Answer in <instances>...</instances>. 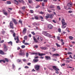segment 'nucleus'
I'll return each mask as SVG.
<instances>
[{
    "mask_svg": "<svg viewBox=\"0 0 75 75\" xmlns=\"http://www.w3.org/2000/svg\"><path fill=\"white\" fill-rule=\"evenodd\" d=\"M52 68L55 70V71H59V69L57 68L56 66H52Z\"/></svg>",
    "mask_w": 75,
    "mask_h": 75,
    "instance_id": "7",
    "label": "nucleus"
},
{
    "mask_svg": "<svg viewBox=\"0 0 75 75\" xmlns=\"http://www.w3.org/2000/svg\"><path fill=\"white\" fill-rule=\"evenodd\" d=\"M39 60L38 59H34L33 60V61L34 62H35V63L36 62H37Z\"/></svg>",
    "mask_w": 75,
    "mask_h": 75,
    "instance_id": "18",
    "label": "nucleus"
},
{
    "mask_svg": "<svg viewBox=\"0 0 75 75\" xmlns=\"http://www.w3.org/2000/svg\"><path fill=\"white\" fill-rule=\"evenodd\" d=\"M13 36L14 37H16V33H14L13 34Z\"/></svg>",
    "mask_w": 75,
    "mask_h": 75,
    "instance_id": "50",
    "label": "nucleus"
},
{
    "mask_svg": "<svg viewBox=\"0 0 75 75\" xmlns=\"http://www.w3.org/2000/svg\"><path fill=\"white\" fill-rule=\"evenodd\" d=\"M19 55L21 56H24L25 55V53L24 52L23 50H21L20 52L19 53Z\"/></svg>",
    "mask_w": 75,
    "mask_h": 75,
    "instance_id": "4",
    "label": "nucleus"
},
{
    "mask_svg": "<svg viewBox=\"0 0 75 75\" xmlns=\"http://www.w3.org/2000/svg\"><path fill=\"white\" fill-rule=\"evenodd\" d=\"M47 11H48V12H50V13H51V11H51L49 9H48Z\"/></svg>",
    "mask_w": 75,
    "mask_h": 75,
    "instance_id": "61",
    "label": "nucleus"
},
{
    "mask_svg": "<svg viewBox=\"0 0 75 75\" xmlns=\"http://www.w3.org/2000/svg\"><path fill=\"white\" fill-rule=\"evenodd\" d=\"M45 58H46L47 60H51V57L46 56H45Z\"/></svg>",
    "mask_w": 75,
    "mask_h": 75,
    "instance_id": "9",
    "label": "nucleus"
},
{
    "mask_svg": "<svg viewBox=\"0 0 75 75\" xmlns=\"http://www.w3.org/2000/svg\"><path fill=\"white\" fill-rule=\"evenodd\" d=\"M4 51H7V50H8V47L5 44H4Z\"/></svg>",
    "mask_w": 75,
    "mask_h": 75,
    "instance_id": "8",
    "label": "nucleus"
},
{
    "mask_svg": "<svg viewBox=\"0 0 75 75\" xmlns=\"http://www.w3.org/2000/svg\"><path fill=\"white\" fill-rule=\"evenodd\" d=\"M31 13H34L33 10H30Z\"/></svg>",
    "mask_w": 75,
    "mask_h": 75,
    "instance_id": "55",
    "label": "nucleus"
},
{
    "mask_svg": "<svg viewBox=\"0 0 75 75\" xmlns=\"http://www.w3.org/2000/svg\"><path fill=\"white\" fill-rule=\"evenodd\" d=\"M8 44H11V45H12V42L11 41H10L9 42H8Z\"/></svg>",
    "mask_w": 75,
    "mask_h": 75,
    "instance_id": "45",
    "label": "nucleus"
},
{
    "mask_svg": "<svg viewBox=\"0 0 75 75\" xmlns=\"http://www.w3.org/2000/svg\"><path fill=\"white\" fill-rule=\"evenodd\" d=\"M10 25L11 28L13 29L14 28V26H13V22L11 21L10 23Z\"/></svg>",
    "mask_w": 75,
    "mask_h": 75,
    "instance_id": "6",
    "label": "nucleus"
},
{
    "mask_svg": "<svg viewBox=\"0 0 75 75\" xmlns=\"http://www.w3.org/2000/svg\"><path fill=\"white\" fill-rule=\"evenodd\" d=\"M58 31L59 33H61V28H59L58 29Z\"/></svg>",
    "mask_w": 75,
    "mask_h": 75,
    "instance_id": "31",
    "label": "nucleus"
},
{
    "mask_svg": "<svg viewBox=\"0 0 75 75\" xmlns=\"http://www.w3.org/2000/svg\"><path fill=\"white\" fill-rule=\"evenodd\" d=\"M12 21L16 25H17V21H16L14 18L12 19Z\"/></svg>",
    "mask_w": 75,
    "mask_h": 75,
    "instance_id": "13",
    "label": "nucleus"
},
{
    "mask_svg": "<svg viewBox=\"0 0 75 75\" xmlns=\"http://www.w3.org/2000/svg\"><path fill=\"white\" fill-rule=\"evenodd\" d=\"M43 2H47V0H43Z\"/></svg>",
    "mask_w": 75,
    "mask_h": 75,
    "instance_id": "64",
    "label": "nucleus"
},
{
    "mask_svg": "<svg viewBox=\"0 0 75 75\" xmlns=\"http://www.w3.org/2000/svg\"><path fill=\"white\" fill-rule=\"evenodd\" d=\"M6 4H11L10 1H7L6 2Z\"/></svg>",
    "mask_w": 75,
    "mask_h": 75,
    "instance_id": "25",
    "label": "nucleus"
},
{
    "mask_svg": "<svg viewBox=\"0 0 75 75\" xmlns=\"http://www.w3.org/2000/svg\"><path fill=\"white\" fill-rule=\"evenodd\" d=\"M67 6L68 7H71L72 6L71 5L69 4V3L68 4Z\"/></svg>",
    "mask_w": 75,
    "mask_h": 75,
    "instance_id": "35",
    "label": "nucleus"
},
{
    "mask_svg": "<svg viewBox=\"0 0 75 75\" xmlns=\"http://www.w3.org/2000/svg\"><path fill=\"white\" fill-rule=\"evenodd\" d=\"M50 7L51 8H55V6L54 5H51Z\"/></svg>",
    "mask_w": 75,
    "mask_h": 75,
    "instance_id": "21",
    "label": "nucleus"
},
{
    "mask_svg": "<svg viewBox=\"0 0 75 75\" xmlns=\"http://www.w3.org/2000/svg\"><path fill=\"white\" fill-rule=\"evenodd\" d=\"M67 54H72V53L71 52H68Z\"/></svg>",
    "mask_w": 75,
    "mask_h": 75,
    "instance_id": "60",
    "label": "nucleus"
},
{
    "mask_svg": "<svg viewBox=\"0 0 75 75\" xmlns=\"http://www.w3.org/2000/svg\"><path fill=\"white\" fill-rule=\"evenodd\" d=\"M2 62H3L4 63H5L6 62V61L3 60H0V63H1Z\"/></svg>",
    "mask_w": 75,
    "mask_h": 75,
    "instance_id": "24",
    "label": "nucleus"
},
{
    "mask_svg": "<svg viewBox=\"0 0 75 75\" xmlns=\"http://www.w3.org/2000/svg\"><path fill=\"white\" fill-rule=\"evenodd\" d=\"M25 8V7L23 6V7H22V10H24Z\"/></svg>",
    "mask_w": 75,
    "mask_h": 75,
    "instance_id": "42",
    "label": "nucleus"
},
{
    "mask_svg": "<svg viewBox=\"0 0 75 75\" xmlns=\"http://www.w3.org/2000/svg\"><path fill=\"white\" fill-rule=\"evenodd\" d=\"M19 41H20V40L18 39H17V41H16V43H18L19 42Z\"/></svg>",
    "mask_w": 75,
    "mask_h": 75,
    "instance_id": "37",
    "label": "nucleus"
},
{
    "mask_svg": "<svg viewBox=\"0 0 75 75\" xmlns=\"http://www.w3.org/2000/svg\"><path fill=\"white\" fill-rule=\"evenodd\" d=\"M31 33L33 34V35H35V33L34 32H31Z\"/></svg>",
    "mask_w": 75,
    "mask_h": 75,
    "instance_id": "59",
    "label": "nucleus"
},
{
    "mask_svg": "<svg viewBox=\"0 0 75 75\" xmlns=\"http://www.w3.org/2000/svg\"><path fill=\"white\" fill-rule=\"evenodd\" d=\"M52 50H52V51H53V52H54V51H56V49L54 48V47H52Z\"/></svg>",
    "mask_w": 75,
    "mask_h": 75,
    "instance_id": "27",
    "label": "nucleus"
},
{
    "mask_svg": "<svg viewBox=\"0 0 75 75\" xmlns=\"http://www.w3.org/2000/svg\"><path fill=\"white\" fill-rule=\"evenodd\" d=\"M44 12L42 11H41L40 12V14H44Z\"/></svg>",
    "mask_w": 75,
    "mask_h": 75,
    "instance_id": "40",
    "label": "nucleus"
},
{
    "mask_svg": "<svg viewBox=\"0 0 75 75\" xmlns=\"http://www.w3.org/2000/svg\"><path fill=\"white\" fill-rule=\"evenodd\" d=\"M40 6L39 5H38L36 7V8H38Z\"/></svg>",
    "mask_w": 75,
    "mask_h": 75,
    "instance_id": "48",
    "label": "nucleus"
},
{
    "mask_svg": "<svg viewBox=\"0 0 75 75\" xmlns=\"http://www.w3.org/2000/svg\"><path fill=\"white\" fill-rule=\"evenodd\" d=\"M39 17L40 18V19H41V21H44V20H43V19H44V18H43V17H42V16H39Z\"/></svg>",
    "mask_w": 75,
    "mask_h": 75,
    "instance_id": "20",
    "label": "nucleus"
},
{
    "mask_svg": "<svg viewBox=\"0 0 75 75\" xmlns=\"http://www.w3.org/2000/svg\"><path fill=\"white\" fill-rule=\"evenodd\" d=\"M38 55L39 56H40V57H42V56H43V55H45V54H43L42 53H41V54H40V53H38Z\"/></svg>",
    "mask_w": 75,
    "mask_h": 75,
    "instance_id": "17",
    "label": "nucleus"
},
{
    "mask_svg": "<svg viewBox=\"0 0 75 75\" xmlns=\"http://www.w3.org/2000/svg\"><path fill=\"white\" fill-rule=\"evenodd\" d=\"M14 3H15L16 4V5H18V4H19L18 2L16 0H14Z\"/></svg>",
    "mask_w": 75,
    "mask_h": 75,
    "instance_id": "16",
    "label": "nucleus"
},
{
    "mask_svg": "<svg viewBox=\"0 0 75 75\" xmlns=\"http://www.w3.org/2000/svg\"><path fill=\"white\" fill-rule=\"evenodd\" d=\"M65 65V63H64L63 64H62V65H61V67H62V66H64Z\"/></svg>",
    "mask_w": 75,
    "mask_h": 75,
    "instance_id": "49",
    "label": "nucleus"
},
{
    "mask_svg": "<svg viewBox=\"0 0 75 75\" xmlns=\"http://www.w3.org/2000/svg\"><path fill=\"white\" fill-rule=\"evenodd\" d=\"M62 28L63 29L67 27V23L65 22V20L64 19H63L62 20Z\"/></svg>",
    "mask_w": 75,
    "mask_h": 75,
    "instance_id": "1",
    "label": "nucleus"
},
{
    "mask_svg": "<svg viewBox=\"0 0 75 75\" xmlns=\"http://www.w3.org/2000/svg\"><path fill=\"white\" fill-rule=\"evenodd\" d=\"M33 40H34V41L35 42H38V40L36 38H35V37L33 36Z\"/></svg>",
    "mask_w": 75,
    "mask_h": 75,
    "instance_id": "10",
    "label": "nucleus"
},
{
    "mask_svg": "<svg viewBox=\"0 0 75 75\" xmlns=\"http://www.w3.org/2000/svg\"><path fill=\"white\" fill-rule=\"evenodd\" d=\"M29 67H28V66H25V69H28V68H29Z\"/></svg>",
    "mask_w": 75,
    "mask_h": 75,
    "instance_id": "51",
    "label": "nucleus"
},
{
    "mask_svg": "<svg viewBox=\"0 0 75 75\" xmlns=\"http://www.w3.org/2000/svg\"><path fill=\"white\" fill-rule=\"evenodd\" d=\"M57 8L58 10H61V8H60L59 6H57Z\"/></svg>",
    "mask_w": 75,
    "mask_h": 75,
    "instance_id": "29",
    "label": "nucleus"
},
{
    "mask_svg": "<svg viewBox=\"0 0 75 75\" xmlns=\"http://www.w3.org/2000/svg\"><path fill=\"white\" fill-rule=\"evenodd\" d=\"M35 20H38V16H35Z\"/></svg>",
    "mask_w": 75,
    "mask_h": 75,
    "instance_id": "34",
    "label": "nucleus"
},
{
    "mask_svg": "<svg viewBox=\"0 0 75 75\" xmlns=\"http://www.w3.org/2000/svg\"><path fill=\"white\" fill-rule=\"evenodd\" d=\"M52 22H53L54 23H57V22H56V21L54 20H52Z\"/></svg>",
    "mask_w": 75,
    "mask_h": 75,
    "instance_id": "53",
    "label": "nucleus"
},
{
    "mask_svg": "<svg viewBox=\"0 0 75 75\" xmlns=\"http://www.w3.org/2000/svg\"><path fill=\"white\" fill-rule=\"evenodd\" d=\"M17 62H21V60H20L19 59H18L17 60Z\"/></svg>",
    "mask_w": 75,
    "mask_h": 75,
    "instance_id": "52",
    "label": "nucleus"
},
{
    "mask_svg": "<svg viewBox=\"0 0 75 75\" xmlns=\"http://www.w3.org/2000/svg\"><path fill=\"white\" fill-rule=\"evenodd\" d=\"M69 39L71 40H73V38H74L72 36H69Z\"/></svg>",
    "mask_w": 75,
    "mask_h": 75,
    "instance_id": "23",
    "label": "nucleus"
},
{
    "mask_svg": "<svg viewBox=\"0 0 75 75\" xmlns=\"http://www.w3.org/2000/svg\"><path fill=\"white\" fill-rule=\"evenodd\" d=\"M10 32H11V33H14V30H11L10 31Z\"/></svg>",
    "mask_w": 75,
    "mask_h": 75,
    "instance_id": "58",
    "label": "nucleus"
},
{
    "mask_svg": "<svg viewBox=\"0 0 75 75\" xmlns=\"http://www.w3.org/2000/svg\"><path fill=\"white\" fill-rule=\"evenodd\" d=\"M32 54H35V55H37V53L34 52L32 53Z\"/></svg>",
    "mask_w": 75,
    "mask_h": 75,
    "instance_id": "43",
    "label": "nucleus"
},
{
    "mask_svg": "<svg viewBox=\"0 0 75 75\" xmlns=\"http://www.w3.org/2000/svg\"><path fill=\"white\" fill-rule=\"evenodd\" d=\"M25 40H24L23 41V44H25Z\"/></svg>",
    "mask_w": 75,
    "mask_h": 75,
    "instance_id": "63",
    "label": "nucleus"
},
{
    "mask_svg": "<svg viewBox=\"0 0 75 75\" xmlns=\"http://www.w3.org/2000/svg\"><path fill=\"white\" fill-rule=\"evenodd\" d=\"M3 11L4 15H5V16H7V15H8L7 13L6 12V11L5 10H3Z\"/></svg>",
    "mask_w": 75,
    "mask_h": 75,
    "instance_id": "14",
    "label": "nucleus"
},
{
    "mask_svg": "<svg viewBox=\"0 0 75 75\" xmlns=\"http://www.w3.org/2000/svg\"><path fill=\"white\" fill-rule=\"evenodd\" d=\"M0 54H2V55H3L4 54V52L2 51V50H0Z\"/></svg>",
    "mask_w": 75,
    "mask_h": 75,
    "instance_id": "26",
    "label": "nucleus"
},
{
    "mask_svg": "<svg viewBox=\"0 0 75 75\" xmlns=\"http://www.w3.org/2000/svg\"><path fill=\"white\" fill-rule=\"evenodd\" d=\"M56 45L58 47H61V46L58 45V43H56Z\"/></svg>",
    "mask_w": 75,
    "mask_h": 75,
    "instance_id": "28",
    "label": "nucleus"
},
{
    "mask_svg": "<svg viewBox=\"0 0 75 75\" xmlns=\"http://www.w3.org/2000/svg\"><path fill=\"white\" fill-rule=\"evenodd\" d=\"M42 4L43 7H44V2H42Z\"/></svg>",
    "mask_w": 75,
    "mask_h": 75,
    "instance_id": "57",
    "label": "nucleus"
},
{
    "mask_svg": "<svg viewBox=\"0 0 75 75\" xmlns=\"http://www.w3.org/2000/svg\"><path fill=\"white\" fill-rule=\"evenodd\" d=\"M48 27L50 29H52L53 28V26L51 24L48 25Z\"/></svg>",
    "mask_w": 75,
    "mask_h": 75,
    "instance_id": "12",
    "label": "nucleus"
},
{
    "mask_svg": "<svg viewBox=\"0 0 75 75\" xmlns=\"http://www.w3.org/2000/svg\"><path fill=\"white\" fill-rule=\"evenodd\" d=\"M24 45H29V44L28 43L26 42L25 43H24Z\"/></svg>",
    "mask_w": 75,
    "mask_h": 75,
    "instance_id": "39",
    "label": "nucleus"
},
{
    "mask_svg": "<svg viewBox=\"0 0 75 75\" xmlns=\"http://www.w3.org/2000/svg\"><path fill=\"white\" fill-rule=\"evenodd\" d=\"M24 39L25 40H27V36H24Z\"/></svg>",
    "mask_w": 75,
    "mask_h": 75,
    "instance_id": "33",
    "label": "nucleus"
},
{
    "mask_svg": "<svg viewBox=\"0 0 75 75\" xmlns=\"http://www.w3.org/2000/svg\"><path fill=\"white\" fill-rule=\"evenodd\" d=\"M40 48L43 50H48V48L47 47H40Z\"/></svg>",
    "mask_w": 75,
    "mask_h": 75,
    "instance_id": "11",
    "label": "nucleus"
},
{
    "mask_svg": "<svg viewBox=\"0 0 75 75\" xmlns=\"http://www.w3.org/2000/svg\"><path fill=\"white\" fill-rule=\"evenodd\" d=\"M53 16H54L53 14H50V16H49V18H53Z\"/></svg>",
    "mask_w": 75,
    "mask_h": 75,
    "instance_id": "19",
    "label": "nucleus"
},
{
    "mask_svg": "<svg viewBox=\"0 0 75 75\" xmlns=\"http://www.w3.org/2000/svg\"><path fill=\"white\" fill-rule=\"evenodd\" d=\"M47 16L50 18V14H47Z\"/></svg>",
    "mask_w": 75,
    "mask_h": 75,
    "instance_id": "56",
    "label": "nucleus"
},
{
    "mask_svg": "<svg viewBox=\"0 0 75 75\" xmlns=\"http://www.w3.org/2000/svg\"><path fill=\"white\" fill-rule=\"evenodd\" d=\"M45 33V32H43L42 33V34L45 35L47 37H50V38H53V36H52V35H51L50 34Z\"/></svg>",
    "mask_w": 75,
    "mask_h": 75,
    "instance_id": "2",
    "label": "nucleus"
},
{
    "mask_svg": "<svg viewBox=\"0 0 75 75\" xmlns=\"http://www.w3.org/2000/svg\"><path fill=\"white\" fill-rule=\"evenodd\" d=\"M57 40H59H59H60V37H59V36H57Z\"/></svg>",
    "mask_w": 75,
    "mask_h": 75,
    "instance_id": "38",
    "label": "nucleus"
},
{
    "mask_svg": "<svg viewBox=\"0 0 75 75\" xmlns=\"http://www.w3.org/2000/svg\"><path fill=\"white\" fill-rule=\"evenodd\" d=\"M26 56L27 57H28V53L27 52L26 53Z\"/></svg>",
    "mask_w": 75,
    "mask_h": 75,
    "instance_id": "54",
    "label": "nucleus"
},
{
    "mask_svg": "<svg viewBox=\"0 0 75 75\" xmlns=\"http://www.w3.org/2000/svg\"><path fill=\"white\" fill-rule=\"evenodd\" d=\"M37 40L39 41H42L43 40L42 38L40 36H36Z\"/></svg>",
    "mask_w": 75,
    "mask_h": 75,
    "instance_id": "3",
    "label": "nucleus"
},
{
    "mask_svg": "<svg viewBox=\"0 0 75 75\" xmlns=\"http://www.w3.org/2000/svg\"><path fill=\"white\" fill-rule=\"evenodd\" d=\"M28 3H29L30 4V3H33V1H30V0H28Z\"/></svg>",
    "mask_w": 75,
    "mask_h": 75,
    "instance_id": "36",
    "label": "nucleus"
},
{
    "mask_svg": "<svg viewBox=\"0 0 75 75\" xmlns=\"http://www.w3.org/2000/svg\"><path fill=\"white\" fill-rule=\"evenodd\" d=\"M25 45H22L21 46V48H25Z\"/></svg>",
    "mask_w": 75,
    "mask_h": 75,
    "instance_id": "41",
    "label": "nucleus"
},
{
    "mask_svg": "<svg viewBox=\"0 0 75 75\" xmlns=\"http://www.w3.org/2000/svg\"><path fill=\"white\" fill-rule=\"evenodd\" d=\"M55 56V57H57L58 56H59V55L58 54H53V57Z\"/></svg>",
    "mask_w": 75,
    "mask_h": 75,
    "instance_id": "22",
    "label": "nucleus"
},
{
    "mask_svg": "<svg viewBox=\"0 0 75 75\" xmlns=\"http://www.w3.org/2000/svg\"><path fill=\"white\" fill-rule=\"evenodd\" d=\"M69 4H70V5H71V6H73V3H72V2H69Z\"/></svg>",
    "mask_w": 75,
    "mask_h": 75,
    "instance_id": "32",
    "label": "nucleus"
},
{
    "mask_svg": "<svg viewBox=\"0 0 75 75\" xmlns=\"http://www.w3.org/2000/svg\"><path fill=\"white\" fill-rule=\"evenodd\" d=\"M19 23H20L21 24H22V23H23V21H20V20H19Z\"/></svg>",
    "mask_w": 75,
    "mask_h": 75,
    "instance_id": "46",
    "label": "nucleus"
},
{
    "mask_svg": "<svg viewBox=\"0 0 75 75\" xmlns=\"http://www.w3.org/2000/svg\"><path fill=\"white\" fill-rule=\"evenodd\" d=\"M21 3H24V1L23 0H21Z\"/></svg>",
    "mask_w": 75,
    "mask_h": 75,
    "instance_id": "47",
    "label": "nucleus"
},
{
    "mask_svg": "<svg viewBox=\"0 0 75 75\" xmlns=\"http://www.w3.org/2000/svg\"><path fill=\"white\" fill-rule=\"evenodd\" d=\"M5 61H6V62H8V59L6 58H5Z\"/></svg>",
    "mask_w": 75,
    "mask_h": 75,
    "instance_id": "30",
    "label": "nucleus"
},
{
    "mask_svg": "<svg viewBox=\"0 0 75 75\" xmlns=\"http://www.w3.org/2000/svg\"><path fill=\"white\" fill-rule=\"evenodd\" d=\"M12 67H13V69H14V68H15V65H14V64H12Z\"/></svg>",
    "mask_w": 75,
    "mask_h": 75,
    "instance_id": "44",
    "label": "nucleus"
},
{
    "mask_svg": "<svg viewBox=\"0 0 75 75\" xmlns=\"http://www.w3.org/2000/svg\"><path fill=\"white\" fill-rule=\"evenodd\" d=\"M35 68L36 71H39L40 70V66L36 65L35 66Z\"/></svg>",
    "mask_w": 75,
    "mask_h": 75,
    "instance_id": "5",
    "label": "nucleus"
},
{
    "mask_svg": "<svg viewBox=\"0 0 75 75\" xmlns=\"http://www.w3.org/2000/svg\"><path fill=\"white\" fill-rule=\"evenodd\" d=\"M27 30V29L25 28H24L23 30V33L24 34L26 33V31Z\"/></svg>",
    "mask_w": 75,
    "mask_h": 75,
    "instance_id": "15",
    "label": "nucleus"
},
{
    "mask_svg": "<svg viewBox=\"0 0 75 75\" xmlns=\"http://www.w3.org/2000/svg\"><path fill=\"white\" fill-rule=\"evenodd\" d=\"M34 47L35 48H38V46L36 45V46H34Z\"/></svg>",
    "mask_w": 75,
    "mask_h": 75,
    "instance_id": "62",
    "label": "nucleus"
}]
</instances>
